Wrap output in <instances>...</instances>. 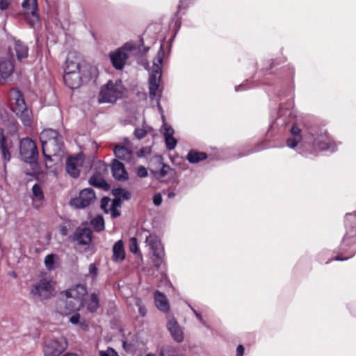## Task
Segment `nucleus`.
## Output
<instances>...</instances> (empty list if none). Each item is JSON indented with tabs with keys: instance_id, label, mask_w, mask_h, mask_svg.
Here are the masks:
<instances>
[{
	"instance_id": "nucleus-1",
	"label": "nucleus",
	"mask_w": 356,
	"mask_h": 356,
	"mask_svg": "<svg viewBox=\"0 0 356 356\" xmlns=\"http://www.w3.org/2000/svg\"><path fill=\"white\" fill-rule=\"evenodd\" d=\"M291 134V137L286 140L287 147L293 149L300 143V153L305 155H316L319 151L334 152L341 144L329 136L326 129L317 125L308 127L302 131L297 124H293Z\"/></svg>"
},
{
	"instance_id": "nucleus-2",
	"label": "nucleus",
	"mask_w": 356,
	"mask_h": 356,
	"mask_svg": "<svg viewBox=\"0 0 356 356\" xmlns=\"http://www.w3.org/2000/svg\"><path fill=\"white\" fill-rule=\"evenodd\" d=\"M175 37V34L171 38L169 44H168V51H165L164 44H161L159 50L158 51L156 57L153 59L152 66L150 70L149 76V91L151 99H155L157 103L158 108L161 109L159 101L161 97L162 88L160 86V82L162 76V63L164 58L168 56L171 50V45L172 40Z\"/></svg>"
},
{
	"instance_id": "nucleus-3",
	"label": "nucleus",
	"mask_w": 356,
	"mask_h": 356,
	"mask_svg": "<svg viewBox=\"0 0 356 356\" xmlns=\"http://www.w3.org/2000/svg\"><path fill=\"white\" fill-rule=\"evenodd\" d=\"M356 214L347 213L345 216L346 233L339 247L340 254H346L345 257L337 255L334 259L345 261L353 257L356 253Z\"/></svg>"
},
{
	"instance_id": "nucleus-4",
	"label": "nucleus",
	"mask_w": 356,
	"mask_h": 356,
	"mask_svg": "<svg viewBox=\"0 0 356 356\" xmlns=\"http://www.w3.org/2000/svg\"><path fill=\"white\" fill-rule=\"evenodd\" d=\"M124 91V88L121 81H108L100 89L98 102L99 104L115 103L118 99L122 97Z\"/></svg>"
},
{
	"instance_id": "nucleus-5",
	"label": "nucleus",
	"mask_w": 356,
	"mask_h": 356,
	"mask_svg": "<svg viewBox=\"0 0 356 356\" xmlns=\"http://www.w3.org/2000/svg\"><path fill=\"white\" fill-rule=\"evenodd\" d=\"M9 95L13 112L20 118L24 126H30L31 123V112L27 108L21 92L19 90H13Z\"/></svg>"
},
{
	"instance_id": "nucleus-6",
	"label": "nucleus",
	"mask_w": 356,
	"mask_h": 356,
	"mask_svg": "<svg viewBox=\"0 0 356 356\" xmlns=\"http://www.w3.org/2000/svg\"><path fill=\"white\" fill-rule=\"evenodd\" d=\"M30 293L40 300L49 299L55 294L54 282L47 277H42L32 284Z\"/></svg>"
},
{
	"instance_id": "nucleus-7",
	"label": "nucleus",
	"mask_w": 356,
	"mask_h": 356,
	"mask_svg": "<svg viewBox=\"0 0 356 356\" xmlns=\"http://www.w3.org/2000/svg\"><path fill=\"white\" fill-rule=\"evenodd\" d=\"M145 243L153 254V263L154 267L159 270L164 261V248L160 238L155 234H149L145 231Z\"/></svg>"
},
{
	"instance_id": "nucleus-8",
	"label": "nucleus",
	"mask_w": 356,
	"mask_h": 356,
	"mask_svg": "<svg viewBox=\"0 0 356 356\" xmlns=\"http://www.w3.org/2000/svg\"><path fill=\"white\" fill-rule=\"evenodd\" d=\"M19 152L24 162L33 164L36 163L38 157V151L35 141L30 138L21 140Z\"/></svg>"
},
{
	"instance_id": "nucleus-9",
	"label": "nucleus",
	"mask_w": 356,
	"mask_h": 356,
	"mask_svg": "<svg viewBox=\"0 0 356 356\" xmlns=\"http://www.w3.org/2000/svg\"><path fill=\"white\" fill-rule=\"evenodd\" d=\"M61 297L56 301V311L63 316H67L74 312L79 310L83 304L82 302L75 300V299L66 296L63 292L61 293Z\"/></svg>"
},
{
	"instance_id": "nucleus-10",
	"label": "nucleus",
	"mask_w": 356,
	"mask_h": 356,
	"mask_svg": "<svg viewBox=\"0 0 356 356\" xmlns=\"http://www.w3.org/2000/svg\"><path fill=\"white\" fill-rule=\"evenodd\" d=\"M22 6L28 15L26 17L27 22L31 27L35 28L40 24L37 0H23Z\"/></svg>"
},
{
	"instance_id": "nucleus-11",
	"label": "nucleus",
	"mask_w": 356,
	"mask_h": 356,
	"mask_svg": "<svg viewBox=\"0 0 356 356\" xmlns=\"http://www.w3.org/2000/svg\"><path fill=\"white\" fill-rule=\"evenodd\" d=\"M47 148L42 150V154L47 161H51V156L60 157L63 154L64 143L61 135L57 138L48 142Z\"/></svg>"
},
{
	"instance_id": "nucleus-12",
	"label": "nucleus",
	"mask_w": 356,
	"mask_h": 356,
	"mask_svg": "<svg viewBox=\"0 0 356 356\" xmlns=\"http://www.w3.org/2000/svg\"><path fill=\"white\" fill-rule=\"evenodd\" d=\"M66 348L67 342L63 337L48 340L44 344V356H59Z\"/></svg>"
},
{
	"instance_id": "nucleus-13",
	"label": "nucleus",
	"mask_w": 356,
	"mask_h": 356,
	"mask_svg": "<svg viewBox=\"0 0 356 356\" xmlns=\"http://www.w3.org/2000/svg\"><path fill=\"white\" fill-rule=\"evenodd\" d=\"M95 198V194L92 189L85 188L80 192L78 197L71 200L70 204L75 208L83 209L92 203Z\"/></svg>"
},
{
	"instance_id": "nucleus-14",
	"label": "nucleus",
	"mask_w": 356,
	"mask_h": 356,
	"mask_svg": "<svg viewBox=\"0 0 356 356\" xmlns=\"http://www.w3.org/2000/svg\"><path fill=\"white\" fill-rule=\"evenodd\" d=\"M166 328L171 338L177 343H181L184 340V328L179 324L174 317L168 318Z\"/></svg>"
},
{
	"instance_id": "nucleus-15",
	"label": "nucleus",
	"mask_w": 356,
	"mask_h": 356,
	"mask_svg": "<svg viewBox=\"0 0 356 356\" xmlns=\"http://www.w3.org/2000/svg\"><path fill=\"white\" fill-rule=\"evenodd\" d=\"M91 78V73H65L63 79L66 86L71 89L78 88L83 81Z\"/></svg>"
},
{
	"instance_id": "nucleus-16",
	"label": "nucleus",
	"mask_w": 356,
	"mask_h": 356,
	"mask_svg": "<svg viewBox=\"0 0 356 356\" xmlns=\"http://www.w3.org/2000/svg\"><path fill=\"white\" fill-rule=\"evenodd\" d=\"M14 62L13 56L12 55L0 58L1 79L6 80L13 74L15 70Z\"/></svg>"
},
{
	"instance_id": "nucleus-17",
	"label": "nucleus",
	"mask_w": 356,
	"mask_h": 356,
	"mask_svg": "<svg viewBox=\"0 0 356 356\" xmlns=\"http://www.w3.org/2000/svg\"><path fill=\"white\" fill-rule=\"evenodd\" d=\"M83 163V157L77 155L74 157H70L66 161V171L72 177L76 178L79 176L80 167Z\"/></svg>"
},
{
	"instance_id": "nucleus-18",
	"label": "nucleus",
	"mask_w": 356,
	"mask_h": 356,
	"mask_svg": "<svg viewBox=\"0 0 356 356\" xmlns=\"http://www.w3.org/2000/svg\"><path fill=\"white\" fill-rule=\"evenodd\" d=\"M92 71H95V69L88 67L87 65L81 66L79 63L73 60H67L65 67V73H91Z\"/></svg>"
},
{
	"instance_id": "nucleus-19",
	"label": "nucleus",
	"mask_w": 356,
	"mask_h": 356,
	"mask_svg": "<svg viewBox=\"0 0 356 356\" xmlns=\"http://www.w3.org/2000/svg\"><path fill=\"white\" fill-rule=\"evenodd\" d=\"M111 172L113 177L118 181H124L129 178L128 172L126 171L124 164L116 159L113 161Z\"/></svg>"
},
{
	"instance_id": "nucleus-20",
	"label": "nucleus",
	"mask_w": 356,
	"mask_h": 356,
	"mask_svg": "<svg viewBox=\"0 0 356 356\" xmlns=\"http://www.w3.org/2000/svg\"><path fill=\"white\" fill-rule=\"evenodd\" d=\"M128 58V53L122 52L119 49L110 54L111 61L113 67L117 70H122Z\"/></svg>"
},
{
	"instance_id": "nucleus-21",
	"label": "nucleus",
	"mask_w": 356,
	"mask_h": 356,
	"mask_svg": "<svg viewBox=\"0 0 356 356\" xmlns=\"http://www.w3.org/2000/svg\"><path fill=\"white\" fill-rule=\"evenodd\" d=\"M13 49L16 53V56L18 60H22L28 57L29 48L28 47L19 40L14 39L13 47H9V55L13 56Z\"/></svg>"
},
{
	"instance_id": "nucleus-22",
	"label": "nucleus",
	"mask_w": 356,
	"mask_h": 356,
	"mask_svg": "<svg viewBox=\"0 0 356 356\" xmlns=\"http://www.w3.org/2000/svg\"><path fill=\"white\" fill-rule=\"evenodd\" d=\"M64 294L71 297L72 298L82 302L83 303V298L87 293L86 288L83 284H76L72 286L68 290L63 291Z\"/></svg>"
},
{
	"instance_id": "nucleus-23",
	"label": "nucleus",
	"mask_w": 356,
	"mask_h": 356,
	"mask_svg": "<svg viewBox=\"0 0 356 356\" xmlns=\"http://www.w3.org/2000/svg\"><path fill=\"white\" fill-rule=\"evenodd\" d=\"M92 239L91 231L90 229L78 228L75 232V240L79 244L88 245L90 243Z\"/></svg>"
},
{
	"instance_id": "nucleus-24",
	"label": "nucleus",
	"mask_w": 356,
	"mask_h": 356,
	"mask_svg": "<svg viewBox=\"0 0 356 356\" xmlns=\"http://www.w3.org/2000/svg\"><path fill=\"white\" fill-rule=\"evenodd\" d=\"M60 135V134H59L56 130L52 129H44L40 135V140L42 143V150H44L47 148L46 145L49 144V141H51L55 138H57Z\"/></svg>"
},
{
	"instance_id": "nucleus-25",
	"label": "nucleus",
	"mask_w": 356,
	"mask_h": 356,
	"mask_svg": "<svg viewBox=\"0 0 356 356\" xmlns=\"http://www.w3.org/2000/svg\"><path fill=\"white\" fill-rule=\"evenodd\" d=\"M125 259V251L124 244L122 240L118 241L113 247V261L119 262L122 261Z\"/></svg>"
},
{
	"instance_id": "nucleus-26",
	"label": "nucleus",
	"mask_w": 356,
	"mask_h": 356,
	"mask_svg": "<svg viewBox=\"0 0 356 356\" xmlns=\"http://www.w3.org/2000/svg\"><path fill=\"white\" fill-rule=\"evenodd\" d=\"M156 307L163 312H168L170 309L168 301L165 296L160 291H156L154 294Z\"/></svg>"
},
{
	"instance_id": "nucleus-27",
	"label": "nucleus",
	"mask_w": 356,
	"mask_h": 356,
	"mask_svg": "<svg viewBox=\"0 0 356 356\" xmlns=\"http://www.w3.org/2000/svg\"><path fill=\"white\" fill-rule=\"evenodd\" d=\"M114 154L118 159L130 161L132 159V152L124 146L117 145L114 149Z\"/></svg>"
},
{
	"instance_id": "nucleus-28",
	"label": "nucleus",
	"mask_w": 356,
	"mask_h": 356,
	"mask_svg": "<svg viewBox=\"0 0 356 356\" xmlns=\"http://www.w3.org/2000/svg\"><path fill=\"white\" fill-rule=\"evenodd\" d=\"M88 312H95L99 307V295L98 293L90 294L89 299L86 302Z\"/></svg>"
},
{
	"instance_id": "nucleus-29",
	"label": "nucleus",
	"mask_w": 356,
	"mask_h": 356,
	"mask_svg": "<svg viewBox=\"0 0 356 356\" xmlns=\"http://www.w3.org/2000/svg\"><path fill=\"white\" fill-rule=\"evenodd\" d=\"M207 159V155L204 152H197L191 149L186 156V159L190 163L195 164Z\"/></svg>"
},
{
	"instance_id": "nucleus-30",
	"label": "nucleus",
	"mask_w": 356,
	"mask_h": 356,
	"mask_svg": "<svg viewBox=\"0 0 356 356\" xmlns=\"http://www.w3.org/2000/svg\"><path fill=\"white\" fill-rule=\"evenodd\" d=\"M58 257L56 254H47L44 259L46 268L48 270H53L57 268L58 262Z\"/></svg>"
},
{
	"instance_id": "nucleus-31",
	"label": "nucleus",
	"mask_w": 356,
	"mask_h": 356,
	"mask_svg": "<svg viewBox=\"0 0 356 356\" xmlns=\"http://www.w3.org/2000/svg\"><path fill=\"white\" fill-rule=\"evenodd\" d=\"M0 149L3 159L6 162L10 161L11 159V155L8 150L7 141L4 136H1L0 137Z\"/></svg>"
},
{
	"instance_id": "nucleus-32",
	"label": "nucleus",
	"mask_w": 356,
	"mask_h": 356,
	"mask_svg": "<svg viewBox=\"0 0 356 356\" xmlns=\"http://www.w3.org/2000/svg\"><path fill=\"white\" fill-rule=\"evenodd\" d=\"M32 193H33V201L34 202H35V201H37V200L40 201L44 198L42 190L41 187L37 184L33 185V186L32 188ZM34 204L36 207H38V205L35 204V203H34Z\"/></svg>"
},
{
	"instance_id": "nucleus-33",
	"label": "nucleus",
	"mask_w": 356,
	"mask_h": 356,
	"mask_svg": "<svg viewBox=\"0 0 356 356\" xmlns=\"http://www.w3.org/2000/svg\"><path fill=\"white\" fill-rule=\"evenodd\" d=\"M161 356H179L178 350L172 346H165L161 349Z\"/></svg>"
},
{
	"instance_id": "nucleus-34",
	"label": "nucleus",
	"mask_w": 356,
	"mask_h": 356,
	"mask_svg": "<svg viewBox=\"0 0 356 356\" xmlns=\"http://www.w3.org/2000/svg\"><path fill=\"white\" fill-rule=\"evenodd\" d=\"M91 226L97 232L104 229V221L103 217L98 216L90 221Z\"/></svg>"
},
{
	"instance_id": "nucleus-35",
	"label": "nucleus",
	"mask_w": 356,
	"mask_h": 356,
	"mask_svg": "<svg viewBox=\"0 0 356 356\" xmlns=\"http://www.w3.org/2000/svg\"><path fill=\"white\" fill-rule=\"evenodd\" d=\"M122 52L128 53L129 57L134 54V51L137 49L136 44L133 42H128L125 43L122 47L119 48Z\"/></svg>"
},
{
	"instance_id": "nucleus-36",
	"label": "nucleus",
	"mask_w": 356,
	"mask_h": 356,
	"mask_svg": "<svg viewBox=\"0 0 356 356\" xmlns=\"http://www.w3.org/2000/svg\"><path fill=\"white\" fill-rule=\"evenodd\" d=\"M89 182L91 185L94 186H97L99 188H102L105 184L106 182L104 179L101 177L99 175H93L90 180Z\"/></svg>"
},
{
	"instance_id": "nucleus-37",
	"label": "nucleus",
	"mask_w": 356,
	"mask_h": 356,
	"mask_svg": "<svg viewBox=\"0 0 356 356\" xmlns=\"http://www.w3.org/2000/svg\"><path fill=\"white\" fill-rule=\"evenodd\" d=\"M98 275V269L95 264H90L88 266V273L86 277H91L92 282L96 280Z\"/></svg>"
},
{
	"instance_id": "nucleus-38",
	"label": "nucleus",
	"mask_w": 356,
	"mask_h": 356,
	"mask_svg": "<svg viewBox=\"0 0 356 356\" xmlns=\"http://www.w3.org/2000/svg\"><path fill=\"white\" fill-rule=\"evenodd\" d=\"M165 143L166 148L168 150H172L175 148L177 144V140L172 136L170 137H165Z\"/></svg>"
},
{
	"instance_id": "nucleus-39",
	"label": "nucleus",
	"mask_w": 356,
	"mask_h": 356,
	"mask_svg": "<svg viewBox=\"0 0 356 356\" xmlns=\"http://www.w3.org/2000/svg\"><path fill=\"white\" fill-rule=\"evenodd\" d=\"M161 130L164 138L172 136L175 133L173 128L165 122H163Z\"/></svg>"
},
{
	"instance_id": "nucleus-40",
	"label": "nucleus",
	"mask_w": 356,
	"mask_h": 356,
	"mask_svg": "<svg viewBox=\"0 0 356 356\" xmlns=\"http://www.w3.org/2000/svg\"><path fill=\"white\" fill-rule=\"evenodd\" d=\"M284 115L285 114L282 115V111H280L279 116L275 119L274 123L277 126L284 127L288 123V120Z\"/></svg>"
},
{
	"instance_id": "nucleus-41",
	"label": "nucleus",
	"mask_w": 356,
	"mask_h": 356,
	"mask_svg": "<svg viewBox=\"0 0 356 356\" xmlns=\"http://www.w3.org/2000/svg\"><path fill=\"white\" fill-rule=\"evenodd\" d=\"M188 307H190V309H191V311L193 312V313L194 314V315L196 316V318H197L198 321L205 327H208V325L206 322V321L203 318V317L202 316V315L197 312L191 305H188Z\"/></svg>"
},
{
	"instance_id": "nucleus-42",
	"label": "nucleus",
	"mask_w": 356,
	"mask_h": 356,
	"mask_svg": "<svg viewBox=\"0 0 356 356\" xmlns=\"http://www.w3.org/2000/svg\"><path fill=\"white\" fill-rule=\"evenodd\" d=\"M129 250L133 253H136L138 250V241L136 238L132 237L129 240Z\"/></svg>"
},
{
	"instance_id": "nucleus-43",
	"label": "nucleus",
	"mask_w": 356,
	"mask_h": 356,
	"mask_svg": "<svg viewBox=\"0 0 356 356\" xmlns=\"http://www.w3.org/2000/svg\"><path fill=\"white\" fill-rule=\"evenodd\" d=\"M99 356H118V355L114 349L108 348L106 350H100Z\"/></svg>"
},
{
	"instance_id": "nucleus-44",
	"label": "nucleus",
	"mask_w": 356,
	"mask_h": 356,
	"mask_svg": "<svg viewBox=\"0 0 356 356\" xmlns=\"http://www.w3.org/2000/svg\"><path fill=\"white\" fill-rule=\"evenodd\" d=\"M119 204L116 200H114L111 205V212L113 218H116L120 215V212L116 209V207Z\"/></svg>"
},
{
	"instance_id": "nucleus-45",
	"label": "nucleus",
	"mask_w": 356,
	"mask_h": 356,
	"mask_svg": "<svg viewBox=\"0 0 356 356\" xmlns=\"http://www.w3.org/2000/svg\"><path fill=\"white\" fill-rule=\"evenodd\" d=\"M194 0H180L178 6V13H180L182 9L186 8L190 3H192Z\"/></svg>"
},
{
	"instance_id": "nucleus-46",
	"label": "nucleus",
	"mask_w": 356,
	"mask_h": 356,
	"mask_svg": "<svg viewBox=\"0 0 356 356\" xmlns=\"http://www.w3.org/2000/svg\"><path fill=\"white\" fill-rule=\"evenodd\" d=\"M116 194L124 200H129L131 197V194L126 190L124 189H118L117 191Z\"/></svg>"
},
{
	"instance_id": "nucleus-47",
	"label": "nucleus",
	"mask_w": 356,
	"mask_h": 356,
	"mask_svg": "<svg viewBox=\"0 0 356 356\" xmlns=\"http://www.w3.org/2000/svg\"><path fill=\"white\" fill-rule=\"evenodd\" d=\"M146 134V131L143 129H136L134 131V135L138 139L143 138Z\"/></svg>"
},
{
	"instance_id": "nucleus-48",
	"label": "nucleus",
	"mask_w": 356,
	"mask_h": 356,
	"mask_svg": "<svg viewBox=\"0 0 356 356\" xmlns=\"http://www.w3.org/2000/svg\"><path fill=\"white\" fill-rule=\"evenodd\" d=\"M137 175L141 178L146 177L147 176L146 168L143 166L138 167L137 169Z\"/></svg>"
},
{
	"instance_id": "nucleus-49",
	"label": "nucleus",
	"mask_w": 356,
	"mask_h": 356,
	"mask_svg": "<svg viewBox=\"0 0 356 356\" xmlns=\"http://www.w3.org/2000/svg\"><path fill=\"white\" fill-rule=\"evenodd\" d=\"M11 1L12 0H0V10L2 11L6 10Z\"/></svg>"
},
{
	"instance_id": "nucleus-50",
	"label": "nucleus",
	"mask_w": 356,
	"mask_h": 356,
	"mask_svg": "<svg viewBox=\"0 0 356 356\" xmlns=\"http://www.w3.org/2000/svg\"><path fill=\"white\" fill-rule=\"evenodd\" d=\"M136 305L138 307V312L142 316H145L146 315L147 310L145 307L141 305V302L139 300H136Z\"/></svg>"
},
{
	"instance_id": "nucleus-51",
	"label": "nucleus",
	"mask_w": 356,
	"mask_h": 356,
	"mask_svg": "<svg viewBox=\"0 0 356 356\" xmlns=\"http://www.w3.org/2000/svg\"><path fill=\"white\" fill-rule=\"evenodd\" d=\"M80 314L76 313L70 318V322L74 325H78L79 323Z\"/></svg>"
},
{
	"instance_id": "nucleus-52",
	"label": "nucleus",
	"mask_w": 356,
	"mask_h": 356,
	"mask_svg": "<svg viewBox=\"0 0 356 356\" xmlns=\"http://www.w3.org/2000/svg\"><path fill=\"white\" fill-rule=\"evenodd\" d=\"M248 81H245L243 83H241V84H240L238 86H236L235 87V91L236 92H239V91H243V90H247L248 88H250V87L248 86Z\"/></svg>"
},
{
	"instance_id": "nucleus-53",
	"label": "nucleus",
	"mask_w": 356,
	"mask_h": 356,
	"mask_svg": "<svg viewBox=\"0 0 356 356\" xmlns=\"http://www.w3.org/2000/svg\"><path fill=\"white\" fill-rule=\"evenodd\" d=\"M162 196L161 194L158 193L154 195L153 197V203L155 206H159L162 203Z\"/></svg>"
},
{
	"instance_id": "nucleus-54",
	"label": "nucleus",
	"mask_w": 356,
	"mask_h": 356,
	"mask_svg": "<svg viewBox=\"0 0 356 356\" xmlns=\"http://www.w3.org/2000/svg\"><path fill=\"white\" fill-rule=\"evenodd\" d=\"M245 348L240 344L236 347L235 356H244Z\"/></svg>"
},
{
	"instance_id": "nucleus-55",
	"label": "nucleus",
	"mask_w": 356,
	"mask_h": 356,
	"mask_svg": "<svg viewBox=\"0 0 356 356\" xmlns=\"http://www.w3.org/2000/svg\"><path fill=\"white\" fill-rule=\"evenodd\" d=\"M109 202H110V199L108 197H103L102 200L101 207L106 213L108 212V211L106 209V207L107 206V204H108Z\"/></svg>"
},
{
	"instance_id": "nucleus-56",
	"label": "nucleus",
	"mask_w": 356,
	"mask_h": 356,
	"mask_svg": "<svg viewBox=\"0 0 356 356\" xmlns=\"http://www.w3.org/2000/svg\"><path fill=\"white\" fill-rule=\"evenodd\" d=\"M79 325V327L83 330H88V325L84 322H79V323L78 324Z\"/></svg>"
},
{
	"instance_id": "nucleus-57",
	"label": "nucleus",
	"mask_w": 356,
	"mask_h": 356,
	"mask_svg": "<svg viewBox=\"0 0 356 356\" xmlns=\"http://www.w3.org/2000/svg\"><path fill=\"white\" fill-rule=\"evenodd\" d=\"M167 196L168 198L172 199L176 196V193L173 191H169L167 192Z\"/></svg>"
},
{
	"instance_id": "nucleus-58",
	"label": "nucleus",
	"mask_w": 356,
	"mask_h": 356,
	"mask_svg": "<svg viewBox=\"0 0 356 356\" xmlns=\"http://www.w3.org/2000/svg\"><path fill=\"white\" fill-rule=\"evenodd\" d=\"M169 168L168 166L163 165L161 170V175L162 176H164L167 173V170Z\"/></svg>"
},
{
	"instance_id": "nucleus-59",
	"label": "nucleus",
	"mask_w": 356,
	"mask_h": 356,
	"mask_svg": "<svg viewBox=\"0 0 356 356\" xmlns=\"http://www.w3.org/2000/svg\"><path fill=\"white\" fill-rule=\"evenodd\" d=\"M61 232L63 235H65L67 234V229L65 228H63Z\"/></svg>"
},
{
	"instance_id": "nucleus-60",
	"label": "nucleus",
	"mask_w": 356,
	"mask_h": 356,
	"mask_svg": "<svg viewBox=\"0 0 356 356\" xmlns=\"http://www.w3.org/2000/svg\"><path fill=\"white\" fill-rule=\"evenodd\" d=\"M63 356H76V355L73 354V353H67V354H65V355Z\"/></svg>"
},
{
	"instance_id": "nucleus-61",
	"label": "nucleus",
	"mask_w": 356,
	"mask_h": 356,
	"mask_svg": "<svg viewBox=\"0 0 356 356\" xmlns=\"http://www.w3.org/2000/svg\"><path fill=\"white\" fill-rule=\"evenodd\" d=\"M146 356H156L154 354L152 353H148L146 355Z\"/></svg>"
}]
</instances>
